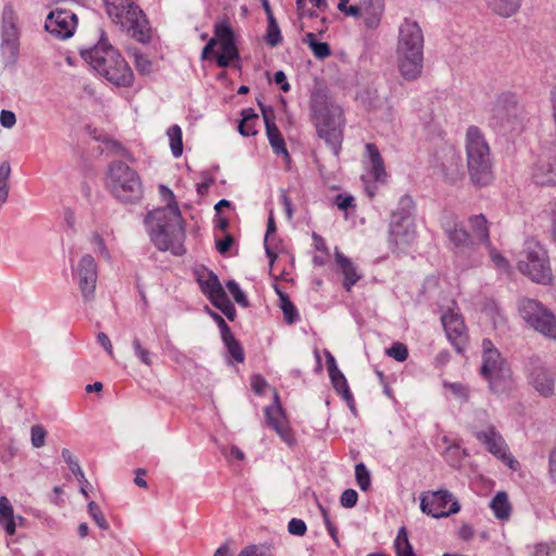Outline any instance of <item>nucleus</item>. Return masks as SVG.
Wrapping results in <instances>:
<instances>
[{"mask_svg":"<svg viewBox=\"0 0 556 556\" xmlns=\"http://www.w3.org/2000/svg\"><path fill=\"white\" fill-rule=\"evenodd\" d=\"M160 192L167 201L166 208L172 214V218L168 222H162L161 216H165V210L150 212L147 215L146 220L151 224V240L160 251H170L174 255L180 256L186 253L184 247L186 233L181 213L169 188L161 185Z\"/></svg>","mask_w":556,"mask_h":556,"instance_id":"nucleus-1","label":"nucleus"},{"mask_svg":"<svg viewBox=\"0 0 556 556\" xmlns=\"http://www.w3.org/2000/svg\"><path fill=\"white\" fill-rule=\"evenodd\" d=\"M309 117L320 139L339 155L344 128L343 110L336 104L326 88L315 89L309 99Z\"/></svg>","mask_w":556,"mask_h":556,"instance_id":"nucleus-2","label":"nucleus"},{"mask_svg":"<svg viewBox=\"0 0 556 556\" xmlns=\"http://www.w3.org/2000/svg\"><path fill=\"white\" fill-rule=\"evenodd\" d=\"M424 33L416 21L404 18L399 27L396 60L401 76L408 81L418 79L424 68Z\"/></svg>","mask_w":556,"mask_h":556,"instance_id":"nucleus-3","label":"nucleus"},{"mask_svg":"<svg viewBox=\"0 0 556 556\" xmlns=\"http://www.w3.org/2000/svg\"><path fill=\"white\" fill-rule=\"evenodd\" d=\"M81 58L106 80L118 87H130L134 73L121 53L103 38L94 47L80 51Z\"/></svg>","mask_w":556,"mask_h":556,"instance_id":"nucleus-4","label":"nucleus"},{"mask_svg":"<svg viewBox=\"0 0 556 556\" xmlns=\"http://www.w3.org/2000/svg\"><path fill=\"white\" fill-rule=\"evenodd\" d=\"M467 168L473 185L488 186L493 180V163L490 147L477 126L466 131Z\"/></svg>","mask_w":556,"mask_h":556,"instance_id":"nucleus-5","label":"nucleus"},{"mask_svg":"<svg viewBox=\"0 0 556 556\" xmlns=\"http://www.w3.org/2000/svg\"><path fill=\"white\" fill-rule=\"evenodd\" d=\"M108 15L135 40H151V27L143 11L130 0H104Z\"/></svg>","mask_w":556,"mask_h":556,"instance_id":"nucleus-6","label":"nucleus"},{"mask_svg":"<svg viewBox=\"0 0 556 556\" xmlns=\"http://www.w3.org/2000/svg\"><path fill=\"white\" fill-rule=\"evenodd\" d=\"M106 186L113 197L123 203H137L143 194L139 174L123 161L109 164Z\"/></svg>","mask_w":556,"mask_h":556,"instance_id":"nucleus-7","label":"nucleus"},{"mask_svg":"<svg viewBox=\"0 0 556 556\" xmlns=\"http://www.w3.org/2000/svg\"><path fill=\"white\" fill-rule=\"evenodd\" d=\"M483 354L480 368L481 376L488 381L489 389L495 394H503L510 390L511 370L507 362L493 345L492 341H482Z\"/></svg>","mask_w":556,"mask_h":556,"instance_id":"nucleus-8","label":"nucleus"},{"mask_svg":"<svg viewBox=\"0 0 556 556\" xmlns=\"http://www.w3.org/2000/svg\"><path fill=\"white\" fill-rule=\"evenodd\" d=\"M518 313L529 328L556 341V316L543 303L522 298L518 301Z\"/></svg>","mask_w":556,"mask_h":556,"instance_id":"nucleus-9","label":"nucleus"},{"mask_svg":"<svg viewBox=\"0 0 556 556\" xmlns=\"http://www.w3.org/2000/svg\"><path fill=\"white\" fill-rule=\"evenodd\" d=\"M518 268L534 282L548 285L553 280L547 252L538 242L527 243L525 260L518 262Z\"/></svg>","mask_w":556,"mask_h":556,"instance_id":"nucleus-10","label":"nucleus"},{"mask_svg":"<svg viewBox=\"0 0 556 556\" xmlns=\"http://www.w3.org/2000/svg\"><path fill=\"white\" fill-rule=\"evenodd\" d=\"M517 94L511 91L501 92L490 110L489 126L497 132L505 134L518 124Z\"/></svg>","mask_w":556,"mask_h":556,"instance_id":"nucleus-11","label":"nucleus"},{"mask_svg":"<svg viewBox=\"0 0 556 556\" xmlns=\"http://www.w3.org/2000/svg\"><path fill=\"white\" fill-rule=\"evenodd\" d=\"M18 17L11 3L3 7L1 17L0 52L4 65H14L20 56L21 30L17 25Z\"/></svg>","mask_w":556,"mask_h":556,"instance_id":"nucleus-12","label":"nucleus"},{"mask_svg":"<svg viewBox=\"0 0 556 556\" xmlns=\"http://www.w3.org/2000/svg\"><path fill=\"white\" fill-rule=\"evenodd\" d=\"M217 40L220 42L222 53L216 54V64L219 67H228L230 62L239 59V50L235 41V33L227 21L214 25V37L204 46L201 58L207 59L214 53Z\"/></svg>","mask_w":556,"mask_h":556,"instance_id":"nucleus-13","label":"nucleus"},{"mask_svg":"<svg viewBox=\"0 0 556 556\" xmlns=\"http://www.w3.org/2000/svg\"><path fill=\"white\" fill-rule=\"evenodd\" d=\"M420 508L422 513L433 518H442L458 513L460 505L451 492L439 490L424 494L420 498Z\"/></svg>","mask_w":556,"mask_h":556,"instance_id":"nucleus-14","label":"nucleus"},{"mask_svg":"<svg viewBox=\"0 0 556 556\" xmlns=\"http://www.w3.org/2000/svg\"><path fill=\"white\" fill-rule=\"evenodd\" d=\"M530 384L544 397L554 394L555 380L539 356H530L525 363Z\"/></svg>","mask_w":556,"mask_h":556,"instance_id":"nucleus-15","label":"nucleus"},{"mask_svg":"<svg viewBox=\"0 0 556 556\" xmlns=\"http://www.w3.org/2000/svg\"><path fill=\"white\" fill-rule=\"evenodd\" d=\"M74 275L84 301H91L94 296L98 279V268L94 258L90 254L81 256L74 270Z\"/></svg>","mask_w":556,"mask_h":556,"instance_id":"nucleus-16","label":"nucleus"},{"mask_svg":"<svg viewBox=\"0 0 556 556\" xmlns=\"http://www.w3.org/2000/svg\"><path fill=\"white\" fill-rule=\"evenodd\" d=\"M76 25L77 16L73 12L55 9L48 14L45 28L55 38L68 39L74 35Z\"/></svg>","mask_w":556,"mask_h":556,"instance_id":"nucleus-17","label":"nucleus"},{"mask_svg":"<svg viewBox=\"0 0 556 556\" xmlns=\"http://www.w3.org/2000/svg\"><path fill=\"white\" fill-rule=\"evenodd\" d=\"M441 319L448 340L456 351L462 353L467 341L466 327L462 316L448 311L442 315Z\"/></svg>","mask_w":556,"mask_h":556,"instance_id":"nucleus-18","label":"nucleus"},{"mask_svg":"<svg viewBox=\"0 0 556 556\" xmlns=\"http://www.w3.org/2000/svg\"><path fill=\"white\" fill-rule=\"evenodd\" d=\"M265 418L267 425L277 432V434L282 439V441H285L289 445L293 443L294 440L289 427L286 424V417L282 407L279 403V397L277 393H275L274 404L265 408Z\"/></svg>","mask_w":556,"mask_h":556,"instance_id":"nucleus-19","label":"nucleus"},{"mask_svg":"<svg viewBox=\"0 0 556 556\" xmlns=\"http://www.w3.org/2000/svg\"><path fill=\"white\" fill-rule=\"evenodd\" d=\"M476 437L479 441L486 445V448L491 454L503 459L510 468H514L516 460L513 456L506 453L505 441L493 427H490L486 431L477 432Z\"/></svg>","mask_w":556,"mask_h":556,"instance_id":"nucleus-20","label":"nucleus"},{"mask_svg":"<svg viewBox=\"0 0 556 556\" xmlns=\"http://www.w3.org/2000/svg\"><path fill=\"white\" fill-rule=\"evenodd\" d=\"M415 238L413 220L402 222L391 218L389 225V241L395 245L408 244Z\"/></svg>","mask_w":556,"mask_h":556,"instance_id":"nucleus-21","label":"nucleus"},{"mask_svg":"<svg viewBox=\"0 0 556 556\" xmlns=\"http://www.w3.org/2000/svg\"><path fill=\"white\" fill-rule=\"evenodd\" d=\"M336 263L338 268L344 276L343 287L346 291H351L352 287L359 281L362 275L358 274L356 266L352 263V261L341 253L338 249L334 252Z\"/></svg>","mask_w":556,"mask_h":556,"instance_id":"nucleus-22","label":"nucleus"},{"mask_svg":"<svg viewBox=\"0 0 556 556\" xmlns=\"http://www.w3.org/2000/svg\"><path fill=\"white\" fill-rule=\"evenodd\" d=\"M261 109L265 122L266 135L270 143V147L273 148V151L276 154H283L285 156L288 157L289 153L287 151L286 143L280 134L279 128L275 124L274 119L268 115L267 111L263 105H261Z\"/></svg>","mask_w":556,"mask_h":556,"instance_id":"nucleus-23","label":"nucleus"},{"mask_svg":"<svg viewBox=\"0 0 556 556\" xmlns=\"http://www.w3.org/2000/svg\"><path fill=\"white\" fill-rule=\"evenodd\" d=\"M197 281L202 293L205 294L208 300L215 299L217 295L225 292L217 275L213 271L198 273Z\"/></svg>","mask_w":556,"mask_h":556,"instance_id":"nucleus-24","label":"nucleus"},{"mask_svg":"<svg viewBox=\"0 0 556 556\" xmlns=\"http://www.w3.org/2000/svg\"><path fill=\"white\" fill-rule=\"evenodd\" d=\"M369 162H370V174L376 181L383 182L387 173L384 168L383 159L375 143H367L365 146Z\"/></svg>","mask_w":556,"mask_h":556,"instance_id":"nucleus-25","label":"nucleus"},{"mask_svg":"<svg viewBox=\"0 0 556 556\" xmlns=\"http://www.w3.org/2000/svg\"><path fill=\"white\" fill-rule=\"evenodd\" d=\"M490 508L500 520H507L511 514V505L508 495L504 491L497 492L490 502Z\"/></svg>","mask_w":556,"mask_h":556,"instance_id":"nucleus-26","label":"nucleus"},{"mask_svg":"<svg viewBox=\"0 0 556 556\" xmlns=\"http://www.w3.org/2000/svg\"><path fill=\"white\" fill-rule=\"evenodd\" d=\"M522 0H485L488 8L495 14L509 17L520 8Z\"/></svg>","mask_w":556,"mask_h":556,"instance_id":"nucleus-27","label":"nucleus"},{"mask_svg":"<svg viewBox=\"0 0 556 556\" xmlns=\"http://www.w3.org/2000/svg\"><path fill=\"white\" fill-rule=\"evenodd\" d=\"M447 237L456 249H470L473 245V239L468 231L460 225H455L452 229H448Z\"/></svg>","mask_w":556,"mask_h":556,"instance_id":"nucleus-28","label":"nucleus"},{"mask_svg":"<svg viewBox=\"0 0 556 556\" xmlns=\"http://www.w3.org/2000/svg\"><path fill=\"white\" fill-rule=\"evenodd\" d=\"M241 121L238 125V130L240 135L243 137H251L257 134L255 129V124L258 119V115L255 113L254 109L247 108L241 111Z\"/></svg>","mask_w":556,"mask_h":556,"instance_id":"nucleus-29","label":"nucleus"},{"mask_svg":"<svg viewBox=\"0 0 556 556\" xmlns=\"http://www.w3.org/2000/svg\"><path fill=\"white\" fill-rule=\"evenodd\" d=\"M469 224L477 241L490 247V235L485 217L482 214L475 215L470 217Z\"/></svg>","mask_w":556,"mask_h":556,"instance_id":"nucleus-30","label":"nucleus"},{"mask_svg":"<svg viewBox=\"0 0 556 556\" xmlns=\"http://www.w3.org/2000/svg\"><path fill=\"white\" fill-rule=\"evenodd\" d=\"M414 207L413 199L409 195H403L399 201L396 210L392 212L391 218L402 222L413 220Z\"/></svg>","mask_w":556,"mask_h":556,"instance_id":"nucleus-31","label":"nucleus"},{"mask_svg":"<svg viewBox=\"0 0 556 556\" xmlns=\"http://www.w3.org/2000/svg\"><path fill=\"white\" fill-rule=\"evenodd\" d=\"M303 42L308 45L313 54L319 60H324L331 54L330 46L327 42L317 41L314 33H307Z\"/></svg>","mask_w":556,"mask_h":556,"instance_id":"nucleus-32","label":"nucleus"},{"mask_svg":"<svg viewBox=\"0 0 556 556\" xmlns=\"http://www.w3.org/2000/svg\"><path fill=\"white\" fill-rule=\"evenodd\" d=\"M394 547L396 556H416L413 546L409 543L406 529L404 527H402L399 530V533L394 541Z\"/></svg>","mask_w":556,"mask_h":556,"instance_id":"nucleus-33","label":"nucleus"},{"mask_svg":"<svg viewBox=\"0 0 556 556\" xmlns=\"http://www.w3.org/2000/svg\"><path fill=\"white\" fill-rule=\"evenodd\" d=\"M167 136L173 155L179 157L184 150L181 128L176 124L170 126L167 130Z\"/></svg>","mask_w":556,"mask_h":556,"instance_id":"nucleus-34","label":"nucleus"},{"mask_svg":"<svg viewBox=\"0 0 556 556\" xmlns=\"http://www.w3.org/2000/svg\"><path fill=\"white\" fill-rule=\"evenodd\" d=\"M211 303L218 308L230 321L236 318V308L226 292L210 300Z\"/></svg>","mask_w":556,"mask_h":556,"instance_id":"nucleus-35","label":"nucleus"},{"mask_svg":"<svg viewBox=\"0 0 556 556\" xmlns=\"http://www.w3.org/2000/svg\"><path fill=\"white\" fill-rule=\"evenodd\" d=\"M11 175V165L8 161L0 164V207L7 202L9 197V178Z\"/></svg>","mask_w":556,"mask_h":556,"instance_id":"nucleus-36","label":"nucleus"},{"mask_svg":"<svg viewBox=\"0 0 556 556\" xmlns=\"http://www.w3.org/2000/svg\"><path fill=\"white\" fill-rule=\"evenodd\" d=\"M267 24V33L265 36V41L270 47H277L282 41V36L280 33L279 25L274 15H270Z\"/></svg>","mask_w":556,"mask_h":556,"instance_id":"nucleus-37","label":"nucleus"},{"mask_svg":"<svg viewBox=\"0 0 556 556\" xmlns=\"http://www.w3.org/2000/svg\"><path fill=\"white\" fill-rule=\"evenodd\" d=\"M279 298L281 302L280 307L283 312L286 321L288 324H293L299 317L296 307L286 293L279 292Z\"/></svg>","mask_w":556,"mask_h":556,"instance_id":"nucleus-38","label":"nucleus"},{"mask_svg":"<svg viewBox=\"0 0 556 556\" xmlns=\"http://www.w3.org/2000/svg\"><path fill=\"white\" fill-rule=\"evenodd\" d=\"M62 457L64 459V462L68 465V468L70 470L72 471L73 475H75L77 477V480L79 483H87V479L85 477V473L83 472L80 466H79V463L77 459H75L71 453L70 450L67 448H63L62 450Z\"/></svg>","mask_w":556,"mask_h":556,"instance_id":"nucleus-39","label":"nucleus"},{"mask_svg":"<svg viewBox=\"0 0 556 556\" xmlns=\"http://www.w3.org/2000/svg\"><path fill=\"white\" fill-rule=\"evenodd\" d=\"M227 353L233 358L237 363H243L244 362V351L241 345V343L235 338L227 339L223 341Z\"/></svg>","mask_w":556,"mask_h":556,"instance_id":"nucleus-40","label":"nucleus"},{"mask_svg":"<svg viewBox=\"0 0 556 556\" xmlns=\"http://www.w3.org/2000/svg\"><path fill=\"white\" fill-rule=\"evenodd\" d=\"M355 479L362 491H367L370 488V472L365 464L358 463L355 465Z\"/></svg>","mask_w":556,"mask_h":556,"instance_id":"nucleus-41","label":"nucleus"},{"mask_svg":"<svg viewBox=\"0 0 556 556\" xmlns=\"http://www.w3.org/2000/svg\"><path fill=\"white\" fill-rule=\"evenodd\" d=\"M226 287L230 294L232 295L233 300L241 305L242 307L249 306V300L244 292L241 290L240 286L235 280H229L226 283Z\"/></svg>","mask_w":556,"mask_h":556,"instance_id":"nucleus-42","label":"nucleus"},{"mask_svg":"<svg viewBox=\"0 0 556 556\" xmlns=\"http://www.w3.org/2000/svg\"><path fill=\"white\" fill-rule=\"evenodd\" d=\"M88 511H89L91 518L93 519V521L97 523V526L100 529H103V530L109 529V523H108L103 513L101 511L100 506L96 502L91 501L88 504Z\"/></svg>","mask_w":556,"mask_h":556,"instance_id":"nucleus-43","label":"nucleus"},{"mask_svg":"<svg viewBox=\"0 0 556 556\" xmlns=\"http://www.w3.org/2000/svg\"><path fill=\"white\" fill-rule=\"evenodd\" d=\"M386 353L397 362H404L408 357L407 346L401 342H394L389 349H387Z\"/></svg>","mask_w":556,"mask_h":556,"instance_id":"nucleus-44","label":"nucleus"},{"mask_svg":"<svg viewBox=\"0 0 556 556\" xmlns=\"http://www.w3.org/2000/svg\"><path fill=\"white\" fill-rule=\"evenodd\" d=\"M132 55L135 59L136 70L141 75H148L152 72V62L146 55L139 53L138 51H135Z\"/></svg>","mask_w":556,"mask_h":556,"instance_id":"nucleus-45","label":"nucleus"},{"mask_svg":"<svg viewBox=\"0 0 556 556\" xmlns=\"http://www.w3.org/2000/svg\"><path fill=\"white\" fill-rule=\"evenodd\" d=\"M531 556H556V544L551 543H538L532 546L530 552Z\"/></svg>","mask_w":556,"mask_h":556,"instance_id":"nucleus-46","label":"nucleus"},{"mask_svg":"<svg viewBox=\"0 0 556 556\" xmlns=\"http://www.w3.org/2000/svg\"><path fill=\"white\" fill-rule=\"evenodd\" d=\"M47 431L41 425H34L30 428V441L34 447L39 448L45 445Z\"/></svg>","mask_w":556,"mask_h":556,"instance_id":"nucleus-47","label":"nucleus"},{"mask_svg":"<svg viewBox=\"0 0 556 556\" xmlns=\"http://www.w3.org/2000/svg\"><path fill=\"white\" fill-rule=\"evenodd\" d=\"M444 387L448 389L454 394V396H456L460 401L467 402L469 400V390L463 383L445 382Z\"/></svg>","mask_w":556,"mask_h":556,"instance_id":"nucleus-48","label":"nucleus"},{"mask_svg":"<svg viewBox=\"0 0 556 556\" xmlns=\"http://www.w3.org/2000/svg\"><path fill=\"white\" fill-rule=\"evenodd\" d=\"M329 377L334 390L342 394L343 390H349L348 381L340 369L329 372Z\"/></svg>","mask_w":556,"mask_h":556,"instance_id":"nucleus-49","label":"nucleus"},{"mask_svg":"<svg viewBox=\"0 0 556 556\" xmlns=\"http://www.w3.org/2000/svg\"><path fill=\"white\" fill-rule=\"evenodd\" d=\"M132 348L135 350L136 356L140 359L141 363L147 366L152 365V354L141 345V342L138 338L134 339Z\"/></svg>","mask_w":556,"mask_h":556,"instance_id":"nucleus-50","label":"nucleus"},{"mask_svg":"<svg viewBox=\"0 0 556 556\" xmlns=\"http://www.w3.org/2000/svg\"><path fill=\"white\" fill-rule=\"evenodd\" d=\"M358 500V494L353 489H346L340 496V504L344 508H353Z\"/></svg>","mask_w":556,"mask_h":556,"instance_id":"nucleus-51","label":"nucleus"},{"mask_svg":"<svg viewBox=\"0 0 556 556\" xmlns=\"http://www.w3.org/2000/svg\"><path fill=\"white\" fill-rule=\"evenodd\" d=\"M13 507L8 497H0V523H4V520L14 518Z\"/></svg>","mask_w":556,"mask_h":556,"instance_id":"nucleus-52","label":"nucleus"},{"mask_svg":"<svg viewBox=\"0 0 556 556\" xmlns=\"http://www.w3.org/2000/svg\"><path fill=\"white\" fill-rule=\"evenodd\" d=\"M306 530V523L302 519L292 518L288 523V531L292 535L303 536Z\"/></svg>","mask_w":556,"mask_h":556,"instance_id":"nucleus-53","label":"nucleus"},{"mask_svg":"<svg viewBox=\"0 0 556 556\" xmlns=\"http://www.w3.org/2000/svg\"><path fill=\"white\" fill-rule=\"evenodd\" d=\"M355 199L351 194L340 193L336 197L334 203L341 211H348L350 207H355Z\"/></svg>","mask_w":556,"mask_h":556,"instance_id":"nucleus-54","label":"nucleus"},{"mask_svg":"<svg viewBox=\"0 0 556 556\" xmlns=\"http://www.w3.org/2000/svg\"><path fill=\"white\" fill-rule=\"evenodd\" d=\"M320 510H321V514H323V518H324V522H325V526L327 528V531L329 533V535L331 536V539L333 540V542L336 543V545H340L339 543V538H338V529L337 527L331 522L329 516H328V513L326 510V508H324L323 506H320Z\"/></svg>","mask_w":556,"mask_h":556,"instance_id":"nucleus-55","label":"nucleus"},{"mask_svg":"<svg viewBox=\"0 0 556 556\" xmlns=\"http://www.w3.org/2000/svg\"><path fill=\"white\" fill-rule=\"evenodd\" d=\"M238 556H268V554L266 547L253 544L243 548Z\"/></svg>","mask_w":556,"mask_h":556,"instance_id":"nucleus-56","label":"nucleus"},{"mask_svg":"<svg viewBox=\"0 0 556 556\" xmlns=\"http://www.w3.org/2000/svg\"><path fill=\"white\" fill-rule=\"evenodd\" d=\"M364 23L368 28L375 29L379 26L382 14H378L377 12L363 11Z\"/></svg>","mask_w":556,"mask_h":556,"instance_id":"nucleus-57","label":"nucleus"},{"mask_svg":"<svg viewBox=\"0 0 556 556\" xmlns=\"http://www.w3.org/2000/svg\"><path fill=\"white\" fill-rule=\"evenodd\" d=\"M307 4L311 8L323 9L327 7L326 0H296L298 11H306Z\"/></svg>","mask_w":556,"mask_h":556,"instance_id":"nucleus-58","label":"nucleus"},{"mask_svg":"<svg viewBox=\"0 0 556 556\" xmlns=\"http://www.w3.org/2000/svg\"><path fill=\"white\" fill-rule=\"evenodd\" d=\"M489 249H490V256H491V260L494 263V265L497 268L503 269V270L508 269V267H509L508 261L502 254L496 252L491 245L489 247Z\"/></svg>","mask_w":556,"mask_h":556,"instance_id":"nucleus-59","label":"nucleus"},{"mask_svg":"<svg viewBox=\"0 0 556 556\" xmlns=\"http://www.w3.org/2000/svg\"><path fill=\"white\" fill-rule=\"evenodd\" d=\"M363 11H370L378 14H383L384 0H366Z\"/></svg>","mask_w":556,"mask_h":556,"instance_id":"nucleus-60","label":"nucleus"},{"mask_svg":"<svg viewBox=\"0 0 556 556\" xmlns=\"http://www.w3.org/2000/svg\"><path fill=\"white\" fill-rule=\"evenodd\" d=\"M0 123L4 128H12L16 123L15 114L9 110H2L0 113Z\"/></svg>","mask_w":556,"mask_h":556,"instance_id":"nucleus-61","label":"nucleus"},{"mask_svg":"<svg viewBox=\"0 0 556 556\" xmlns=\"http://www.w3.org/2000/svg\"><path fill=\"white\" fill-rule=\"evenodd\" d=\"M92 242L96 244V252L103 255L105 258L110 257L109 251L105 247L104 240L99 233L92 236Z\"/></svg>","mask_w":556,"mask_h":556,"instance_id":"nucleus-62","label":"nucleus"},{"mask_svg":"<svg viewBox=\"0 0 556 556\" xmlns=\"http://www.w3.org/2000/svg\"><path fill=\"white\" fill-rule=\"evenodd\" d=\"M232 244L233 237L231 235H227L224 239L216 242V249L220 254H226Z\"/></svg>","mask_w":556,"mask_h":556,"instance_id":"nucleus-63","label":"nucleus"},{"mask_svg":"<svg viewBox=\"0 0 556 556\" xmlns=\"http://www.w3.org/2000/svg\"><path fill=\"white\" fill-rule=\"evenodd\" d=\"M274 81L276 85L280 86V89L283 92H288L290 90V84L287 81V76L283 71H277L274 74Z\"/></svg>","mask_w":556,"mask_h":556,"instance_id":"nucleus-64","label":"nucleus"}]
</instances>
